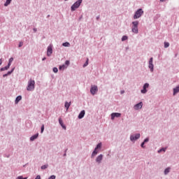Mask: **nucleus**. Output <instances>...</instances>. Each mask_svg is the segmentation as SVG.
I'll return each instance as SVG.
<instances>
[{
    "label": "nucleus",
    "mask_w": 179,
    "mask_h": 179,
    "mask_svg": "<svg viewBox=\"0 0 179 179\" xmlns=\"http://www.w3.org/2000/svg\"><path fill=\"white\" fill-rule=\"evenodd\" d=\"M34 85H36V82L34 80L30 79L28 81V85L27 87V90H28V92H31V90H34Z\"/></svg>",
    "instance_id": "nucleus-1"
},
{
    "label": "nucleus",
    "mask_w": 179,
    "mask_h": 179,
    "mask_svg": "<svg viewBox=\"0 0 179 179\" xmlns=\"http://www.w3.org/2000/svg\"><path fill=\"white\" fill-rule=\"evenodd\" d=\"M139 24V22L138 21H134L132 22V31L133 33H135V34H138V25Z\"/></svg>",
    "instance_id": "nucleus-2"
},
{
    "label": "nucleus",
    "mask_w": 179,
    "mask_h": 179,
    "mask_svg": "<svg viewBox=\"0 0 179 179\" xmlns=\"http://www.w3.org/2000/svg\"><path fill=\"white\" fill-rule=\"evenodd\" d=\"M80 3H82V0H78L76 3L73 4L71 6V10L73 12L74 10H76L79 6H80Z\"/></svg>",
    "instance_id": "nucleus-3"
},
{
    "label": "nucleus",
    "mask_w": 179,
    "mask_h": 179,
    "mask_svg": "<svg viewBox=\"0 0 179 179\" xmlns=\"http://www.w3.org/2000/svg\"><path fill=\"white\" fill-rule=\"evenodd\" d=\"M143 15V11L141 8H139L134 14V19H139L141 16Z\"/></svg>",
    "instance_id": "nucleus-4"
},
{
    "label": "nucleus",
    "mask_w": 179,
    "mask_h": 179,
    "mask_svg": "<svg viewBox=\"0 0 179 179\" xmlns=\"http://www.w3.org/2000/svg\"><path fill=\"white\" fill-rule=\"evenodd\" d=\"M97 90H99V89L97 88V86L94 85L90 89V93L94 95L95 93H97Z\"/></svg>",
    "instance_id": "nucleus-5"
},
{
    "label": "nucleus",
    "mask_w": 179,
    "mask_h": 179,
    "mask_svg": "<svg viewBox=\"0 0 179 179\" xmlns=\"http://www.w3.org/2000/svg\"><path fill=\"white\" fill-rule=\"evenodd\" d=\"M149 68H150L151 72H153V68H154V66H153V57H151L150 59V61H149Z\"/></svg>",
    "instance_id": "nucleus-6"
},
{
    "label": "nucleus",
    "mask_w": 179,
    "mask_h": 179,
    "mask_svg": "<svg viewBox=\"0 0 179 179\" xmlns=\"http://www.w3.org/2000/svg\"><path fill=\"white\" fill-rule=\"evenodd\" d=\"M51 54H52V46L50 45L48 47V50H47L48 57H51Z\"/></svg>",
    "instance_id": "nucleus-7"
},
{
    "label": "nucleus",
    "mask_w": 179,
    "mask_h": 179,
    "mask_svg": "<svg viewBox=\"0 0 179 179\" xmlns=\"http://www.w3.org/2000/svg\"><path fill=\"white\" fill-rule=\"evenodd\" d=\"M121 117V113H113L111 114V120H114V118H120Z\"/></svg>",
    "instance_id": "nucleus-8"
},
{
    "label": "nucleus",
    "mask_w": 179,
    "mask_h": 179,
    "mask_svg": "<svg viewBox=\"0 0 179 179\" xmlns=\"http://www.w3.org/2000/svg\"><path fill=\"white\" fill-rule=\"evenodd\" d=\"M139 138H141V134H135V136H131L130 139L131 141H136V139H139Z\"/></svg>",
    "instance_id": "nucleus-9"
},
{
    "label": "nucleus",
    "mask_w": 179,
    "mask_h": 179,
    "mask_svg": "<svg viewBox=\"0 0 179 179\" xmlns=\"http://www.w3.org/2000/svg\"><path fill=\"white\" fill-rule=\"evenodd\" d=\"M143 106L142 102H140L134 106V110H141Z\"/></svg>",
    "instance_id": "nucleus-10"
},
{
    "label": "nucleus",
    "mask_w": 179,
    "mask_h": 179,
    "mask_svg": "<svg viewBox=\"0 0 179 179\" xmlns=\"http://www.w3.org/2000/svg\"><path fill=\"white\" fill-rule=\"evenodd\" d=\"M149 87V84L148 83H145L143 85V89L141 90V93H143V94H145V93H146V92H148V90H146V89H148Z\"/></svg>",
    "instance_id": "nucleus-11"
},
{
    "label": "nucleus",
    "mask_w": 179,
    "mask_h": 179,
    "mask_svg": "<svg viewBox=\"0 0 179 179\" xmlns=\"http://www.w3.org/2000/svg\"><path fill=\"white\" fill-rule=\"evenodd\" d=\"M102 160H103V155H100L96 157V163H101Z\"/></svg>",
    "instance_id": "nucleus-12"
},
{
    "label": "nucleus",
    "mask_w": 179,
    "mask_h": 179,
    "mask_svg": "<svg viewBox=\"0 0 179 179\" xmlns=\"http://www.w3.org/2000/svg\"><path fill=\"white\" fill-rule=\"evenodd\" d=\"M85 110H82L80 114L78 115L79 120H82L85 117Z\"/></svg>",
    "instance_id": "nucleus-13"
},
{
    "label": "nucleus",
    "mask_w": 179,
    "mask_h": 179,
    "mask_svg": "<svg viewBox=\"0 0 179 179\" xmlns=\"http://www.w3.org/2000/svg\"><path fill=\"white\" fill-rule=\"evenodd\" d=\"M59 122L61 127H62V129H66V127H65V126L64 125V122H62V119L59 118Z\"/></svg>",
    "instance_id": "nucleus-14"
},
{
    "label": "nucleus",
    "mask_w": 179,
    "mask_h": 179,
    "mask_svg": "<svg viewBox=\"0 0 179 179\" xmlns=\"http://www.w3.org/2000/svg\"><path fill=\"white\" fill-rule=\"evenodd\" d=\"M37 138H38V134H36L32 136L30 138V141H34L35 139H37Z\"/></svg>",
    "instance_id": "nucleus-15"
},
{
    "label": "nucleus",
    "mask_w": 179,
    "mask_h": 179,
    "mask_svg": "<svg viewBox=\"0 0 179 179\" xmlns=\"http://www.w3.org/2000/svg\"><path fill=\"white\" fill-rule=\"evenodd\" d=\"M68 67L65 64H63L59 67V71H64V69H66Z\"/></svg>",
    "instance_id": "nucleus-16"
},
{
    "label": "nucleus",
    "mask_w": 179,
    "mask_h": 179,
    "mask_svg": "<svg viewBox=\"0 0 179 179\" xmlns=\"http://www.w3.org/2000/svg\"><path fill=\"white\" fill-rule=\"evenodd\" d=\"M20 100H22V96H17V98L15 99V104H17V103H19L20 101Z\"/></svg>",
    "instance_id": "nucleus-17"
},
{
    "label": "nucleus",
    "mask_w": 179,
    "mask_h": 179,
    "mask_svg": "<svg viewBox=\"0 0 179 179\" xmlns=\"http://www.w3.org/2000/svg\"><path fill=\"white\" fill-rule=\"evenodd\" d=\"M64 106H65L66 110H68L69 108V107H71V102H69V103L66 102Z\"/></svg>",
    "instance_id": "nucleus-18"
},
{
    "label": "nucleus",
    "mask_w": 179,
    "mask_h": 179,
    "mask_svg": "<svg viewBox=\"0 0 179 179\" xmlns=\"http://www.w3.org/2000/svg\"><path fill=\"white\" fill-rule=\"evenodd\" d=\"M12 2V0H6V3H4V6H8L10 3Z\"/></svg>",
    "instance_id": "nucleus-19"
},
{
    "label": "nucleus",
    "mask_w": 179,
    "mask_h": 179,
    "mask_svg": "<svg viewBox=\"0 0 179 179\" xmlns=\"http://www.w3.org/2000/svg\"><path fill=\"white\" fill-rule=\"evenodd\" d=\"M8 69H9V66H6L5 67L1 68V72L3 71H8Z\"/></svg>",
    "instance_id": "nucleus-20"
},
{
    "label": "nucleus",
    "mask_w": 179,
    "mask_h": 179,
    "mask_svg": "<svg viewBox=\"0 0 179 179\" xmlns=\"http://www.w3.org/2000/svg\"><path fill=\"white\" fill-rule=\"evenodd\" d=\"M12 72H13V69H12L11 71H8V73L3 74V78H5V77L8 76V75H10V73H12Z\"/></svg>",
    "instance_id": "nucleus-21"
},
{
    "label": "nucleus",
    "mask_w": 179,
    "mask_h": 179,
    "mask_svg": "<svg viewBox=\"0 0 179 179\" xmlns=\"http://www.w3.org/2000/svg\"><path fill=\"white\" fill-rule=\"evenodd\" d=\"M170 173V168H166L164 171V174L167 175Z\"/></svg>",
    "instance_id": "nucleus-22"
},
{
    "label": "nucleus",
    "mask_w": 179,
    "mask_h": 179,
    "mask_svg": "<svg viewBox=\"0 0 179 179\" xmlns=\"http://www.w3.org/2000/svg\"><path fill=\"white\" fill-rule=\"evenodd\" d=\"M170 47V43L169 42H164V48H169Z\"/></svg>",
    "instance_id": "nucleus-23"
},
{
    "label": "nucleus",
    "mask_w": 179,
    "mask_h": 179,
    "mask_svg": "<svg viewBox=\"0 0 179 179\" xmlns=\"http://www.w3.org/2000/svg\"><path fill=\"white\" fill-rule=\"evenodd\" d=\"M97 155V148H95L94 150L93 151L92 156H96Z\"/></svg>",
    "instance_id": "nucleus-24"
},
{
    "label": "nucleus",
    "mask_w": 179,
    "mask_h": 179,
    "mask_svg": "<svg viewBox=\"0 0 179 179\" xmlns=\"http://www.w3.org/2000/svg\"><path fill=\"white\" fill-rule=\"evenodd\" d=\"M126 40H128V36H123L122 38V41H125Z\"/></svg>",
    "instance_id": "nucleus-25"
},
{
    "label": "nucleus",
    "mask_w": 179,
    "mask_h": 179,
    "mask_svg": "<svg viewBox=\"0 0 179 179\" xmlns=\"http://www.w3.org/2000/svg\"><path fill=\"white\" fill-rule=\"evenodd\" d=\"M62 45H63L64 47H69L70 44H69V43L66 42V43H64L62 44Z\"/></svg>",
    "instance_id": "nucleus-26"
},
{
    "label": "nucleus",
    "mask_w": 179,
    "mask_h": 179,
    "mask_svg": "<svg viewBox=\"0 0 179 179\" xmlns=\"http://www.w3.org/2000/svg\"><path fill=\"white\" fill-rule=\"evenodd\" d=\"M89 65V59H87L86 62L84 64L83 67L87 66Z\"/></svg>",
    "instance_id": "nucleus-27"
},
{
    "label": "nucleus",
    "mask_w": 179,
    "mask_h": 179,
    "mask_svg": "<svg viewBox=\"0 0 179 179\" xmlns=\"http://www.w3.org/2000/svg\"><path fill=\"white\" fill-rule=\"evenodd\" d=\"M48 167V164L43 165V166H41V169H42V170H45V169H47Z\"/></svg>",
    "instance_id": "nucleus-28"
},
{
    "label": "nucleus",
    "mask_w": 179,
    "mask_h": 179,
    "mask_svg": "<svg viewBox=\"0 0 179 179\" xmlns=\"http://www.w3.org/2000/svg\"><path fill=\"white\" fill-rule=\"evenodd\" d=\"M69 64H70L69 60H66V61L65 62V64H64V65L68 67V66H69Z\"/></svg>",
    "instance_id": "nucleus-29"
},
{
    "label": "nucleus",
    "mask_w": 179,
    "mask_h": 179,
    "mask_svg": "<svg viewBox=\"0 0 179 179\" xmlns=\"http://www.w3.org/2000/svg\"><path fill=\"white\" fill-rule=\"evenodd\" d=\"M101 143H99V144L96 145V149L97 150V149H101Z\"/></svg>",
    "instance_id": "nucleus-30"
},
{
    "label": "nucleus",
    "mask_w": 179,
    "mask_h": 179,
    "mask_svg": "<svg viewBox=\"0 0 179 179\" xmlns=\"http://www.w3.org/2000/svg\"><path fill=\"white\" fill-rule=\"evenodd\" d=\"M166 148H162L161 150H158V153H160L161 152H166Z\"/></svg>",
    "instance_id": "nucleus-31"
},
{
    "label": "nucleus",
    "mask_w": 179,
    "mask_h": 179,
    "mask_svg": "<svg viewBox=\"0 0 179 179\" xmlns=\"http://www.w3.org/2000/svg\"><path fill=\"white\" fill-rule=\"evenodd\" d=\"M53 72H55V73H57V72H58V69L57 67H54Z\"/></svg>",
    "instance_id": "nucleus-32"
},
{
    "label": "nucleus",
    "mask_w": 179,
    "mask_h": 179,
    "mask_svg": "<svg viewBox=\"0 0 179 179\" xmlns=\"http://www.w3.org/2000/svg\"><path fill=\"white\" fill-rule=\"evenodd\" d=\"M41 134H43V132H44V124H43L42 127H41Z\"/></svg>",
    "instance_id": "nucleus-33"
},
{
    "label": "nucleus",
    "mask_w": 179,
    "mask_h": 179,
    "mask_svg": "<svg viewBox=\"0 0 179 179\" xmlns=\"http://www.w3.org/2000/svg\"><path fill=\"white\" fill-rule=\"evenodd\" d=\"M17 179H27V178H23V176H18Z\"/></svg>",
    "instance_id": "nucleus-34"
},
{
    "label": "nucleus",
    "mask_w": 179,
    "mask_h": 179,
    "mask_svg": "<svg viewBox=\"0 0 179 179\" xmlns=\"http://www.w3.org/2000/svg\"><path fill=\"white\" fill-rule=\"evenodd\" d=\"M48 179H55V176L52 175Z\"/></svg>",
    "instance_id": "nucleus-35"
},
{
    "label": "nucleus",
    "mask_w": 179,
    "mask_h": 179,
    "mask_svg": "<svg viewBox=\"0 0 179 179\" xmlns=\"http://www.w3.org/2000/svg\"><path fill=\"white\" fill-rule=\"evenodd\" d=\"M8 62H10V63L13 62V58L10 57Z\"/></svg>",
    "instance_id": "nucleus-36"
},
{
    "label": "nucleus",
    "mask_w": 179,
    "mask_h": 179,
    "mask_svg": "<svg viewBox=\"0 0 179 179\" xmlns=\"http://www.w3.org/2000/svg\"><path fill=\"white\" fill-rule=\"evenodd\" d=\"M146 142H149V138H145L143 141L144 143H146Z\"/></svg>",
    "instance_id": "nucleus-37"
},
{
    "label": "nucleus",
    "mask_w": 179,
    "mask_h": 179,
    "mask_svg": "<svg viewBox=\"0 0 179 179\" xmlns=\"http://www.w3.org/2000/svg\"><path fill=\"white\" fill-rule=\"evenodd\" d=\"M35 179H41V177L39 175H38Z\"/></svg>",
    "instance_id": "nucleus-38"
},
{
    "label": "nucleus",
    "mask_w": 179,
    "mask_h": 179,
    "mask_svg": "<svg viewBox=\"0 0 179 179\" xmlns=\"http://www.w3.org/2000/svg\"><path fill=\"white\" fill-rule=\"evenodd\" d=\"M23 45V42H20L19 44V47H22Z\"/></svg>",
    "instance_id": "nucleus-39"
},
{
    "label": "nucleus",
    "mask_w": 179,
    "mask_h": 179,
    "mask_svg": "<svg viewBox=\"0 0 179 179\" xmlns=\"http://www.w3.org/2000/svg\"><path fill=\"white\" fill-rule=\"evenodd\" d=\"M11 64H12V63H10V62H8V64L7 66H8V68H10Z\"/></svg>",
    "instance_id": "nucleus-40"
},
{
    "label": "nucleus",
    "mask_w": 179,
    "mask_h": 179,
    "mask_svg": "<svg viewBox=\"0 0 179 179\" xmlns=\"http://www.w3.org/2000/svg\"><path fill=\"white\" fill-rule=\"evenodd\" d=\"M145 145V143L144 142H143L142 143H141V148H145L143 145Z\"/></svg>",
    "instance_id": "nucleus-41"
},
{
    "label": "nucleus",
    "mask_w": 179,
    "mask_h": 179,
    "mask_svg": "<svg viewBox=\"0 0 179 179\" xmlns=\"http://www.w3.org/2000/svg\"><path fill=\"white\" fill-rule=\"evenodd\" d=\"M2 65V59H0V66Z\"/></svg>",
    "instance_id": "nucleus-42"
},
{
    "label": "nucleus",
    "mask_w": 179,
    "mask_h": 179,
    "mask_svg": "<svg viewBox=\"0 0 179 179\" xmlns=\"http://www.w3.org/2000/svg\"><path fill=\"white\" fill-rule=\"evenodd\" d=\"M42 61H45V57H43V58L42 59Z\"/></svg>",
    "instance_id": "nucleus-43"
},
{
    "label": "nucleus",
    "mask_w": 179,
    "mask_h": 179,
    "mask_svg": "<svg viewBox=\"0 0 179 179\" xmlns=\"http://www.w3.org/2000/svg\"><path fill=\"white\" fill-rule=\"evenodd\" d=\"M124 91H122L121 92V94H124Z\"/></svg>",
    "instance_id": "nucleus-44"
},
{
    "label": "nucleus",
    "mask_w": 179,
    "mask_h": 179,
    "mask_svg": "<svg viewBox=\"0 0 179 179\" xmlns=\"http://www.w3.org/2000/svg\"><path fill=\"white\" fill-rule=\"evenodd\" d=\"M166 0H160L161 2H164Z\"/></svg>",
    "instance_id": "nucleus-45"
},
{
    "label": "nucleus",
    "mask_w": 179,
    "mask_h": 179,
    "mask_svg": "<svg viewBox=\"0 0 179 179\" xmlns=\"http://www.w3.org/2000/svg\"><path fill=\"white\" fill-rule=\"evenodd\" d=\"M34 31H37V29H34Z\"/></svg>",
    "instance_id": "nucleus-46"
},
{
    "label": "nucleus",
    "mask_w": 179,
    "mask_h": 179,
    "mask_svg": "<svg viewBox=\"0 0 179 179\" xmlns=\"http://www.w3.org/2000/svg\"><path fill=\"white\" fill-rule=\"evenodd\" d=\"M65 1H68V0H65Z\"/></svg>",
    "instance_id": "nucleus-47"
}]
</instances>
